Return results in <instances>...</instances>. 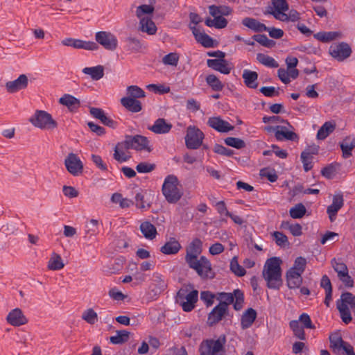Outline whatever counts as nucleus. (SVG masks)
<instances>
[{
  "mask_svg": "<svg viewBox=\"0 0 355 355\" xmlns=\"http://www.w3.org/2000/svg\"><path fill=\"white\" fill-rule=\"evenodd\" d=\"M230 267V270L238 277H243L246 273L245 268L239 265L236 257H234L232 259Z\"/></svg>",
  "mask_w": 355,
  "mask_h": 355,
  "instance_id": "47",
  "label": "nucleus"
},
{
  "mask_svg": "<svg viewBox=\"0 0 355 355\" xmlns=\"http://www.w3.org/2000/svg\"><path fill=\"white\" fill-rule=\"evenodd\" d=\"M306 266V259L302 257H299L296 258V259L295 260L293 266L291 267V268L295 271H298L301 273H303L305 270Z\"/></svg>",
  "mask_w": 355,
  "mask_h": 355,
  "instance_id": "59",
  "label": "nucleus"
},
{
  "mask_svg": "<svg viewBox=\"0 0 355 355\" xmlns=\"http://www.w3.org/2000/svg\"><path fill=\"white\" fill-rule=\"evenodd\" d=\"M139 228L146 239L153 240L156 237L157 234L156 227L150 222L141 223Z\"/></svg>",
  "mask_w": 355,
  "mask_h": 355,
  "instance_id": "38",
  "label": "nucleus"
},
{
  "mask_svg": "<svg viewBox=\"0 0 355 355\" xmlns=\"http://www.w3.org/2000/svg\"><path fill=\"white\" fill-rule=\"evenodd\" d=\"M185 261L189 267L194 270L202 279L214 277V275H210L212 270L211 262L205 256H201L199 259L198 257Z\"/></svg>",
  "mask_w": 355,
  "mask_h": 355,
  "instance_id": "5",
  "label": "nucleus"
},
{
  "mask_svg": "<svg viewBox=\"0 0 355 355\" xmlns=\"http://www.w3.org/2000/svg\"><path fill=\"white\" fill-rule=\"evenodd\" d=\"M343 306V304H341L340 306L338 305V306H337V309L340 312V318L343 322L345 324H349L352 320L349 309L345 308Z\"/></svg>",
  "mask_w": 355,
  "mask_h": 355,
  "instance_id": "54",
  "label": "nucleus"
},
{
  "mask_svg": "<svg viewBox=\"0 0 355 355\" xmlns=\"http://www.w3.org/2000/svg\"><path fill=\"white\" fill-rule=\"evenodd\" d=\"M126 49L132 53L139 52L142 47V44L137 38L128 37L125 39Z\"/></svg>",
  "mask_w": 355,
  "mask_h": 355,
  "instance_id": "43",
  "label": "nucleus"
},
{
  "mask_svg": "<svg viewBox=\"0 0 355 355\" xmlns=\"http://www.w3.org/2000/svg\"><path fill=\"white\" fill-rule=\"evenodd\" d=\"M126 138L130 144V149L137 151L146 150L150 152L152 148L149 146V141L146 137L137 135L135 136L126 135Z\"/></svg>",
  "mask_w": 355,
  "mask_h": 355,
  "instance_id": "12",
  "label": "nucleus"
},
{
  "mask_svg": "<svg viewBox=\"0 0 355 355\" xmlns=\"http://www.w3.org/2000/svg\"><path fill=\"white\" fill-rule=\"evenodd\" d=\"M291 217L293 218H301L306 214V208L302 203H298L293 207L291 208L289 211Z\"/></svg>",
  "mask_w": 355,
  "mask_h": 355,
  "instance_id": "49",
  "label": "nucleus"
},
{
  "mask_svg": "<svg viewBox=\"0 0 355 355\" xmlns=\"http://www.w3.org/2000/svg\"><path fill=\"white\" fill-rule=\"evenodd\" d=\"M225 144L229 146L234 147L237 149H241L245 146V141L239 138L236 137H227L225 139Z\"/></svg>",
  "mask_w": 355,
  "mask_h": 355,
  "instance_id": "51",
  "label": "nucleus"
},
{
  "mask_svg": "<svg viewBox=\"0 0 355 355\" xmlns=\"http://www.w3.org/2000/svg\"><path fill=\"white\" fill-rule=\"evenodd\" d=\"M343 206V197L342 194H337L333 197L331 205H330L327 209V213L329 215V219L333 222L337 215L338 211Z\"/></svg>",
  "mask_w": 355,
  "mask_h": 355,
  "instance_id": "22",
  "label": "nucleus"
},
{
  "mask_svg": "<svg viewBox=\"0 0 355 355\" xmlns=\"http://www.w3.org/2000/svg\"><path fill=\"white\" fill-rule=\"evenodd\" d=\"M242 78L248 87L256 89L258 87V83L257 82L258 73L256 71L245 69L243 72Z\"/></svg>",
  "mask_w": 355,
  "mask_h": 355,
  "instance_id": "32",
  "label": "nucleus"
},
{
  "mask_svg": "<svg viewBox=\"0 0 355 355\" xmlns=\"http://www.w3.org/2000/svg\"><path fill=\"white\" fill-rule=\"evenodd\" d=\"M340 35L338 32H319L314 34V37L322 42H329Z\"/></svg>",
  "mask_w": 355,
  "mask_h": 355,
  "instance_id": "44",
  "label": "nucleus"
},
{
  "mask_svg": "<svg viewBox=\"0 0 355 355\" xmlns=\"http://www.w3.org/2000/svg\"><path fill=\"white\" fill-rule=\"evenodd\" d=\"M281 263L282 260L276 257L265 263L262 273L269 288L279 289L282 284Z\"/></svg>",
  "mask_w": 355,
  "mask_h": 355,
  "instance_id": "1",
  "label": "nucleus"
},
{
  "mask_svg": "<svg viewBox=\"0 0 355 355\" xmlns=\"http://www.w3.org/2000/svg\"><path fill=\"white\" fill-rule=\"evenodd\" d=\"M198 300V291L193 290L187 293L185 290H180L177 295V301L185 312L191 311Z\"/></svg>",
  "mask_w": 355,
  "mask_h": 355,
  "instance_id": "7",
  "label": "nucleus"
},
{
  "mask_svg": "<svg viewBox=\"0 0 355 355\" xmlns=\"http://www.w3.org/2000/svg\"><path fill=\"white\" fill-rule=\"evenodd\" d=\"M345 159L352 156V151L355 148V139L346 137L340 144Z\"/></svg>",
  "mask_w": 355,
  "mask_h": 355,
  "instance_id": "33",
  "label": "nucleus"
},
{
  "mask_svg": "<svg viewBox=\"0 0 355 355\" xmlns=\"http://www.w3.org/2000/svg\"><path fill=\"white\" fill-rule=\"evenodd\" d=\"M257 60L259 63L268 67L277 68L279 67V64L273 58L264 53H257Z\"/></svg>",
  "mask_w": 355,
  "mask_h": 355,
  "instance_id": "39",
  "label": "nucleus"
},
{
  "mask_svg": "<svg viewBox=\"0 0 355 355\" xmlns=\"http://www.w3.org/2000/svg\"><path fill=\"white\" fill-rule=\"evenodd\" d=\"M329 51L334 58L338 61L342 62L351 55L352 49L348 44L340 42L337 44L331 45Z\"/></svg>",
  "mask_w": 355,
  "mask_h": 355,
  "instance_id": "11",
  "label": "nucleus"
},
{
  "mask_svg": "<svg viewBox=\"0 0 355 355\" xmlns=\"http://www.w3.org/2000/svg\"><path fill=\"white\" fill-rule=\"evenodd\" d=\"M257 311L252 308L245 310L241 318V327L243 329L250 328L257 318Z\"/></svg>",
  "mask_w": 355,
  "mask_h": 355,
  "instance_id": "27",
  "label": "nucleus"
},
{
  "mask_svg": "<svg viewBox=\"0 0 355 355\" xmlns=\"http://www.w3.org/2000/svg\"><path fill=\"white\" fill-rule=\"evenodd\" d=\"M336 129V123L334 121H326L318 130L317 139H325Z\"/></svg>",
  "mask_w": 355,
  "mask_h": 355,
  "instance_id": "34",
  "label": "nucleus"
},
{
  "mask_svg": "<svg viewBox=\"0 0 355 355\" xmlns=\"http://www.w3.org/2000/svg\"><path fill=\"white\" fill-rule=\"evenodd\" d=\"M289 326L297 338L300 340L306 339L304 327L300 325L297 320H291L289 323Z\"/></svg>",
  "mask_w": 355,
  "mask_h": 355,
  "instance_id": "48",
  "label": "nucleus"
},
{
  "mask_svg": "<svg viewBox=\"0 0 355 355\" xmlns=\"http://www.w3.org/2000/svg\"><path fill=\"white\" fill-rule=\"evenodd\" d=\"M154 11V8L150 5L144 4L137 7L136 10V15L138 18L145 17L144 15L147 14H152Z\"/></svg>",
  "mask_w": 355,
  "mask_h": 355,
  "instance_id": "53",
  "label": "nucleus"
},
{
  "mask_svg": "<svg viewBox=\"0 0 355 355\" xmlns=\"http://www.w3.org/2000/svg\"><path fill=\"white\" fill-rule=\"evenodd\" d=\"M259 174L261 177L266 178L271 182H275L278 179L275 171L268 168H262Z\"/></svg>",
  "mask_w": 355,
  "mask_h": 355,
  "instance_id": "58",
  "label": "nucleus"
},
{
  "mask_svg": "<svg viewBox=\"0 0 355 355\" xmlns=\"http://www.w3.org/2000/svg\"><path fill=\"white\" fill-rule=\"evenodd\" d=\"M203 132L195 126H189L185 137L186 146L189 149H198L202 144Z\"/></svg>",
  "mask_w": 355,
  "mask_h": 355,
  "instance_id": "8",
  "label": "nucleus"
},
{
  "mask_svg": "<svg viewBox=\"0 0 355 355\" xmlns=\"http://www.w3.org/2000/svg\"><path fill=\"white\" fill-rule=\"evenodd\" d=\"M82 318L89 324H94L97 322V313L92 309H89L83 313Z\"/></svg>",
  "mask_w": 355,
  "mask_h": 355,
  "instance_id": "55",
  "label": "nucleus"
},
{
  "mask_svg": "<svg viewBox=\"0 0 355 355\" xmlns=\"http://www.w3.org/2000/svg\"><path fill=\"white\" fill-rule=\"evenodd\" d=\"M300 19V13L295 10H291L288 15L284 12L279 20L282 21H297Z\"/></svg>",
  "mask_w": 355,
  "mask_h": 355,
  "instance_id": "61",
  "label": "nucleus"
},
{
  "mask_svg": "<svg viewBox=\"0 0 355 355\" xmlns=\"http://www.w3.org/2000/svg\"><path fill=\"white\" fill-rule=\"evenodd\" d=\"M252 38L254 40L265 47L271 48L275 44V42L273 40H269L265 35H255Z\"/></svg>",
  "mask_w": 355,
  "mask_h": 355,
  "instance_id": "50",
  "label": "nucleus"
},
{
  "mask_svg": "<svg viewBox=\"0 0 355 355\" xmlns=\"http://www.w3.org/2000/svg\"><path fill=\"white\" fill-rule=\"evenodd\" d=\"M130 332L125 330L117 331L115 336L110 338V343L114 345H121L129 339Z\"/></svg>",
  "mask_w": 355,
  "mask_h": 355,
  "instance_id": "40",
  "label": "nucleus"
},
{
  "mask_svg": "<svg viewBox=\"0 0 355 355\" xmlns=\"http://www.w3.org/2000/svg\"><path fill=\"white\" fill-rule=\"evenodd\" d=\"M341 304L345 308L355 309V295L349 292L343 293L340 299L336 301V306Z\"/></svg>",
  "mask_w": 355,
  "mask_h": 355,
  "instance_id": "36",
  "label": "nucleus"
},
{
  "mask_svg": "<svg viewBox=\"0 0 355 355\" xmlns=\"http://www.w3.org/2000/svg\"><path fill=\"white\" fill-rule=\"evenodd\" d=\"M85 238H90L92 236H96L98 234V221L96 219H91L85 226Z\"/></svg>",
  "mask_w": 355,
  "mask_h": 355,
  "instance_id": "42",
  "label": "nucleus"
},
{
  "mask_svg": "<svg viewBox=\"0 0 355 355\" xmlns=\"http://www.w3.org/2000/svg\"><path fill=\"white\" fill-rule=\"evenodd\" d=\"M28 84V77L25 74H21L16 80L7 82L5 87L8 92L12 94L26 89Z\"/></svg>",
  "mask_w": 355,
  "mask_h": 355,
  "instance_id": "15",
  "label": "nucleus"
},
{
  "mask_svg": "<svg viewBox=\"0 0 355 355\" xmlns=\"http://www.w3.org/2000/svg\"><path fill=\"white\" fill-rule=\"evenodd\" d=\"M206 83L212 89V90L216 92H220L224 87L222 82L214 74L208 75L206 77Z\"/></svg>",
  "mask_w": 355,
  "mask_h": 355,
  "instance_id": "41",
  "label": "nucleus"
},
{
  "mask_svg": "<svg viewBox=\"0 0 355 355\" xmlns=\"http://www.w3.org/2000/svg\"><path fill=\"white\" fill-rule=\"evenodd\" d=\"M135 203L137 207L141 209H147L150 207L149 203L146 202L144 195L141 193L136 194Z\"/></svg>",
  "mask_w": 355,
  "mask_h": 355,
  "instance_id": "63",
  "label": "nucleus"
},
{
  "mask_svg": "<svg viewBox=\"0 0 355 355\" xmlns=\"http://www.w3.org/2000/svg\"><path fill=\"white\" fill-rule=\"evenodd\" d=\"M173 125L163 118H159L154 122V124L149 127L148 129L155 134H166L168 133Z\"/></svg>",
  "mask_w": 355,
  "mask_h": 355,
  "instance_id": "24",
  "label": "nucleus"
},
{
  "mask_svg": "<svg viewBox=\"0 0 355 355\" xmlns=\"http://www.w3.org/2000/svg\"><path fill=\"white\" fill-rule=\"evenodd\" d=\"M196 41L206 48L212 47L214 45L213 39L205 33L201 34Z\"/></svg>",
  "mask_w": 355,
  "mask_h": 355,
  "instance_id": "64",
  "label": "nucleus"
},
{
  "mask_svg": "<svg viewBox=\"0 0 355 355\" xmlns=\"http://www.w3.org/2000/svg\"><path fill=\"white\" fill-rule=\"evenodd\" d=\"M214 298L215 295L209 291H202L200 293V299L207 307L214 304Z\"/></svg>",
  "mask_w": 355,
  "mask_h": 355,
  "instance_id": "60",
  "label": "nucleus"
},
{
  "mask_svg": "<svg viewBox=\"0 0 355 355\" xmlns=\"http://www.w3.org/2000/svg\"><path fill=\"white\" fill-rule=\"evenodd\" d=\"M226 343L225 335H220L216 340L206 339L201 342L199 346L200 355H217L223 351Z\"/></svg>",
  "mask_w": 355,
  "mask_h": 355,
  "instance_id": "4",
  "label": "nucleus"
},
{
  "mask_svg": "<svg viewBox=\"0 0 355 355\" xmlns=\"http://www.w3.org/2000/svg\"><path fill=\"white\" fill-rule=\"evenodd\" d=\"M128 98H133L135 99L144 98L146 96L145 92L137 85H130L126 89Z\"/></svg>",
  "mask_w": 355,
  "mask_h": 355,
  "instance_id": "45",
  "label": "nucleus"
},
{
  "mask_svg": "<svg viewBox=\"0 0 355 355\" xmlns=\"http://www.w3.org/2000/svg\"><path fill=\"white\" fill-rule=\"evenodd\" d=\"M271 1L275 10L268 12V13L273 15L275 19H279L281 15L288 10V4L286 0H271Z\"/></svg>",
  "mask_w": 355,
  "mask_h": 355,
  "instance_id": "30",
  "label": "nucleus"
},
{
  "mask_svg": "<svg viewBox=\"0 0 355 355\" xmlns=\"http://www.w3.org/2000/svg\"><path fill=\"white\" fill-rule=\"evenodd\" d=\"M59 103L66 106L71 112L76 111L80 106V100L70 94H64L59 99Z\"/></svg>",
  "mask_w": 355,
  "mask_h": 355,
  "instance_id": "29",
  "label": "nucleus"
},
{
  "mask_svg": "<svg viewBox=\"0 0 355 355\" xmlns=\"http://www.w3.org/2000/svg\"><path fill=\"white\" fill-rule=\"evenodd\" d=\"M7 322L12 326L19 327L27 323L28 320L20 309L12 310L7 315Z\"/></svg>",
  "mask_w": 355,
  "mask_h": 355,
  "instance_id": "21",
  "label": "nucleus"
},
{
  "mask_svg": "<svg viewBox=\"0 0 355 355\" xmlns=\"http://www.w3.org/2000/svg\"><path fill=\"white\" fill-rule=\"evenodd\" d=\"M275 130V136L277 141L289 140L295 141L298 139V136L293 131L287 130L285 126L277 125L275 128H268V130Z\"/></svg>",
  "mask_w": 355,
  "mask_h": 355,
  "instance_id": "18",
  "label": "nucleus"
},
{
  "mask_svg": "<svg viewBox=\"0 0 355 355\" xmlns=\"http://www.w3.org/2000/svg\"><path fill=\"white\" fill-rule=\"evenodd\" d=\"M29 121L34 126L41 129H53L58 126L51 115L43 110H37Z\"/></svg>",
  "mask_w": 355,
  "mask_h": 355,
  "instance_id": "6",
  "label": "nucleus"
},
{
  "mask_svg": "<svg viewBox=\"0 0 355 355\" xmlns=\"http://www.w3.org/2000/svg\"><path fill=\"white\" fill-rule=\"evenodd\" d=\"M242 24L254 32L268 31V28L265 24L251 17H245L242 20Z\"/></svg>",
  "mask_w": 355,
  "mask_h": 355,
  "instance_id": "31",
  "label": "nucleus"
},
{
  "mask_svg": "<svg viewBox=\"0 0 355 355\" xmlns=\"http://www.w3.org/2000/svg\"><path fill=\"white\" fill-rule=\"evenodd\" d=\"M139 30L150 35H153L157 32V26L150 18L143 17L139 22Z\"/></svg>",
  "mask_w": 355,
  "mask_h": 355,
  "instance_id": "35",
  "label": "nucleus"
},
{
  "mask_svg": "<svg viewBox=\"0 0 355 355\" xmlns=\"http://www.w3.org/2000/svg\"><path fill=\"white\" fill-rule=\"evenodd\" d=\"M272 236L276 244L280 247H285L289 245L287 236L280 232H274Z\"/></svg>",
  "mask_w": 355,
  "mask_h": 355,
  "instance_id": "52",
  "label": "nucleus"
},
{
  "mask_svg": "<svg viewBox=\"0 0 355 355\" xmlns=\"http://www.w3.org/2000/svg\"><path fill=\"white\" fill-rule=\"evenodd\" d=\"M82 71L83 73L89 75L94 80H98L104 76V67L102 65L85 67Z\"/></svg>",
  "mask_w": 355,
  "mask_h": 355,
  "instance_id": "37",
  "label": "nucleus"
},
{
  "mask_svg": "<svg viewBox=\"0 0 355 355\" xmlns=\"http://www.w3.org/2000/svg\"><path fill=\"white\" fill-rule=\"evenodd\" d=\"M222 306V304H218L209 313L207 318L209 326H213L218 323L227 314L228 309H225Z\"/></svg>",
  "mask_w": 355,
  "mask_h": 355,
  "instance_id": "19",
  "label": "nucleus"
},
{
  "mask_svg": "<svg viewBox=\"0 0 355 355\" xmlns=\"http://www.w3.org/2000/svg\"><path fill=\"white\" fill-rule=\"evenodd\" d=\"M331 265L334 270L337 272L338 279L345 284L346 287H352L354 281L349 275L348 268L343 262L338 261L335 258L331 260Z\"/></svg>",
  "mask_w": 355,
  "mask_h": 355,
  "instance_id": "10",
  "label": "nucleus"
},
{
  "mask_svg": "<svg viewBox=\"0 0 355 355\" xmlns=\"http://www.w3.org/2000/svg\"><path fill=\"white\" fill-rule=\"evenodd\" d=\"M64 164L67 171L74 176H77L83 172V163L80 158L73 153H69L66 157Z\"/></svg>",
  "mask_w": 355,
  "mask_h": 355,
  "instance_id": "13",
  "label": "nucleus"
},
{
  "mask_svg": "<svg viewBox=\"0 0 355 355\" xmlns=\"http://www.w3.org/2000/svg\"><path fill=\"white\" fill-rule=\"evenodd\" d=\"M301 273L290 268L286 272V282L289 288H299L302 283V277Z\"/></svg>",
  "mask_w": 355,
  "mask_h": 355,
  "instance_id": "26",
  "label": "nucleus"
},
{
  "mask_svg": "<svg viewBox=\"0 0 355 355\" xmlns=\"http://www.w3.org/2000/svg\"><path fill=\"white\" fill-rule=\"evenodd\" d=\"M301 160L303 164V167L305 171H309L312 168L313 157L309 155L307 152L303 151L301 153Z\"/></svg>",
  "mask_w": 355,
  "mask_h": 355,
  "instance_id": "56",
  "label": "nucleus"
},
{
  "mask_svg": "<svg viewBox=\"0 0 355 355\" xmlns=\"http://www.w3.org/2000/svg\"><path fill=\"white\" fill-rule=\"evenodd\" d=\"M95 40L107 51H114L118 46V40L112 33L107 31H98L96 33Z\"/></svg>",
  "mask_w": 355,
  "mask_h": 355,
  "instance_id": "9",
  "label": "nucleus"
},
{
  "mask_svg": "<svg viewBox=\"0 0 355 355\" xmlns=\"http://www.w3.org/2000/svg\"><path fill=\"white\" fill-rule=\"evenodd\" d=\"M207 124L209 126L219 132H227L234 130V127L230 123L224 121L219 116L210 117L208 119Z\"/></svg>",
  "mask_w": 355,
  "mask_h": 355,
  "instance_id": "17",
  "label": "nucleus"
},
{
  "mask_svg": "<svg viewBox=\"0 0 355 355\" xmlns=\"http://www.w3.org/2000/svg\"><path fill=\"white\" fill-rule=\"evenodd\" d=\"M121 104L128 111L137 113L142 110L141 103L133 98L123 97L120 100Z\"/></svg>",
  "mask_w": 355,
  "mask_h": 355,
  "instance_id": "28",
  "label": "nucleus"
},
{
  "mask_svg": "<svg viewBox=\"0 0 355 355\" xmlns=\"http://www.w3.org/2000/svg\"><path fill=\"white\" fill-rule=\"evenodd\" d=\"M89 113L93 117L99 119L104 125L112 128L116 127V122L107 116L102 109L98 107H90Z\"/></svg>",
  "mask_w": 355,
  "mask_h": 355,
  "instance_id": "23",
  "label": "nucleus"
},
{
  "mask_svg": "<svg viewBox=\"0 0 355 355\" xmlns=\"http://www.w3.org/2000/svg\"><path fill=\"white\" fill-rule=\"evenodd\" d=\"M162 191L169 203H176L182 196V192L179 188L178 179L173 175H169L165 178Z\"/></svg>",
  "mask_w": 355,
  "mask_h": 355,
  "instance_id": "2",
  "label": "nucleus"
},
{
  "mask_svg": "<svg viewBox=\"0 0 355 355\" xmlns=\"http://www.w3.org/2000/svg\"><path fill=\"white\" fill-rule=\"evenodd\" d=\"M179 60V55L176 53H170L162 58L164 64L177 66Z\"/></svg>",
  "mask_w": 355,
  "mask_h": 355,
  "instance_id": "57",
  "label": "nucleus"
},
{
  "mask_svg": "<svg viewBox=\"0 0 355 355\" xmlns=\"http://www.w3.org/2000/svg\"><path fill=\"white\" fill-rule=\"evenodd\" d=\"M64 263L59 254H53L48 263V268L52 270H59L64 268Z\"/></svg>",
  "mask_w": 355,
  "mask_h": 355,
  "instance_id": "46",
  "label": "nucleus"
},
{
  "mask_svg": "<svg viewBox=\"0 0 355 355\" xmlns=\"http://www.w3.org/2000/svg\"><path fill=\"white\" fill-rule=\"evenodd\" d=\"M182 246L179 241L174 237H171L165 243V244L161 247L160 252L164 254H176Z\"/></svg>",
  "mask_w": 355,
  "mask_h": 355,
  "instance_id": "25",
  "label": "nucleus"
},
{
  "mask_svg": "<svg viewBox=\"0 0 355 355\" xmlns=\"http://www.w3.org/2000/svg\"><path fill=\"white\" fill-rule=\"evenodd\" d=\"M218 300L223 307L228 309V305L233 303L234 309L240 311L243 306L244 294L240 289H235L233 293L221 292L218 293Z\"/></svg>",
  "mask_w": 355,
  "mask_h": 355,
  "instance_id": "3",
  "label": "nucleus"
},
{
  "mask_svg": "<svg viewBox=\"0 0 355 355\" xmlns=\"http://www.w3.org/2000/svg\"><path fill=\"white\" fill-rule=\"evenodd\" d=\"M155 168V164H150L148 162H140L136 166V170L138 173H146L153 171Z\"/></svg>",
  "mask_w": 355,
  "mask_h": 355,
  "instance_id": "62",
  "label": "nucleus"
},
{
  "mask_svg": "<svg viewBox=\"0 0 355 355\" xmlns=\"http://www.w3.org/2000/svg\"><path fill=\"white\" fill-rule=\"evenodd\" d=\"M207 64L209 68L219 71L223 74H229L233 66L227 60L223 59H209L207 61Z\"/></svg>",
  "mask_w": 355,
  "mask_h": 355,
  "instance_id": "14",
  "label": "nucleus"
},
{
  "mask_svg": "<svg viewBox=\"0 0 355 355\" xmlns=\"http://www.w3.org/2000/svg\"><path fill=\"white\" fill-rule=\"evenodd\" d=\"M330 347L334 352L343 350L347 355H355L353 347L347 342L344 341L340 337H330Z\"/></svg>",
  "mask_w": 355,
  "mask_h": 355,
  "instance_id": "16",
  "label": "nucleus"
},
{
  "mask_svg": "<svg viewBox=\"0 0 355 355\" xmlns=\"http://www.w3.org/2000/svg\"><path fill=\"white\" fill-rule=\"evenodd\" d=\"M202 248V242L200 239H194L186 249L185 261L198 258L201 254Z\"/></svg>",
  "mask_w": 355,
  "mask_h": 355,
  "instance_id": "20",
  "label": "nucleus"
}]
</instances>
